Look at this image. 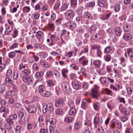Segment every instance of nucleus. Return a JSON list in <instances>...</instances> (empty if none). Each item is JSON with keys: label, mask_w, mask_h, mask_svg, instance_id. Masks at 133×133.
Segmentation results:
<instances>
[{"label": "nucleus", "mask_w": 133, "mask_h": 133, "mask_svg": "<svg viewBox=\"0 0 133 133\" xmlns=\"http://www.w3.org/2000/svg\"><path fill=\"white\" fill-rule=\"evenodd\" d=\"M38 90L40 95L43 96L48 97L51 95V92L46 91L45 90V87L43 85H40L38 87Z\"/></svg>", "instance_id": "f257e3e1"}, {"label": "nucleus", "mask_w": 133, "mask_h": 133, "mask_svg": "<svg viewBox=\"0 0 133 133\" xmlns=\"http://www.w3.org/2000/svg\"><path fill=\"white\" fill-rule=\"evenodd\" d=\"M16 90V86L15 85H12V89L6 93L5 97L6 98H8L13 96L15 95Z\"/></svg>", "instance_id": "f03ea898"}, {"label": "nucleus", "mask_w": 133, "mask_h": 133, "mask_svg": "<svg viewBox=\"0 0 133 133\" xmlns=\"http://www.w3.org/2000/svg\"><path fill=\"white\" fill-rule=\"evenodd\" d=\"M62 86L64 91L66 93H69L71 90L69 85L64 82L62 84Z\"/></svg>", "instance_id": "7ed1b4c3"}, {"label": "nucleus", "mask_w": 133, "mask_h": 133, "mask_svg": "<svg viewBox=\"0 0 133 133\" xmlns=\"http://www.w3.org/2000/svg\"><path fill=\"white\" fill-rule=\"evenodd\" d=\"M26 110L28 113L34 114L36 112L37 108L35 106L30 105L26 108Z\"/></svg>", "instance_id": "20e7f679"}, {"label": "nucleus", "mask_w": 133, "mask_h": 133, "mask_svg": "<svg viewBox=\"0 0 133 133\" xmlns=\"http://www.w3.org/2000/svg\"><path fill=\"white\" fill-rule=\"evenodd\" d=\"M23 81L25 83H28L29 84L31 85L33 84L34 81V78L32 77H24L23 79Z\"/></svg>", "instance_id": "39448f33"}, {"label": "nucleus", "mask_w": 133, "mask_h": 133, "mask_svg": "<svg viewBox=\"0 0 133 133\" xmlns=\"http://www.w3.org/2000/svg\"><path fill=\"white\" fill-rule=\"evenodd\" d=\"M115 125L118 129H119L121 128L122 126V123L120 121H116L114 119L112 121V128H114Z\"/></svg>", "instance_id": "423d86ee"}, {"label": "nucleus", "mask_w": 133, "mask_h": 133, "mask_svg": "<svg viewBox=\"0 0 133 133\" xmlns=\"http://www.w3.org/2000/svg\"><path fill=\"white\" fill-rule=\"evenodd\" d=\"M64 99L62 98H58L57 100L55 102V107H60L63 106L64 104Z\"/></svg>", "instance_id": "0eeeda50"}, {"label": "nucleus", "mask_w": 133, "mask_h": 133, "mask_svg": "<svg viewBox=\"0 0 133 133\" xmlns=\"http://www.w3.org/2000/svg\"><path fill=\"white\" fill-rule=\"evenodd\" d=\"M103 122L102 118L97 117H95L94 120V123L95 125H99L102 124Z\"/></svg>", "instance_id": "6e6552de"}, {"label": "nucleus", "mask_w": 133, "mask_h": 133, "mask_svg": "<svg viewBox=\"0 0 133 133\" xmlns=\"http://www.w3.org/2000/svg\"><path fill=\"white\" fill-rule=\"evenodd\" d=\"M123 38L126 41L131 39L133 38V32H130L129 33L125 34L123 36Z\"/></svg>", "instance_id": "1a4fd4ad"}, {"label": "nucleus", "mask_w": 133, "mask_h": 133, "mask_svg": "<svg viewBox=\"0 0 133 133\" xmlns=\"http://www.w3.org/2000/svg\"><path fill=\"white\" fill-rule=\"evenodd\" d=\"M66 26L69 29L71 30L74 29L76 27L75 24L72 22H68L66 24Z\"/></svg>", "instance_id": "9d476101"}, {"label": "nucleus", "mask_w": 133, "mask_h": 133, "mask_svg": "<svg viewBox=\"0 0 133 133\" xmlns=\"http://www.w3.org/2000/svg\"><path fill=\"white\" fill-rule=\"evenodd\" d=\"M127 52L131 61L133 62V50L131 48L127 49Z\"/></svg>", "instance_id": "9b49d317"}, {"label": "nucleus", "mask_w": 133, "mask_h": 133, "mask_svg": "<svg viewBox=\"0 0 133 133\" xmlns=\"http://www.w3.org/2000/svg\"><path fill=\"white\" fill-rule=\"evenodd\" d=\"M30 71L29 69H27L23 70L22 71V74L23 75V79L24 78V77H28V75L30 74Z\"/></svg>", "instance_id": "f8f14e48"}, {"label": "nucleus", "mask_w": 133, "mask_h": 133, "mask_svg": "<svg viewBox=\"0 0 133 133\" xmlns=\"http://www.w3.org/2000/svg\"><path fill=\"white\" fill-rule=\"evenodd\" d=\"M29 122V120L28 118L24 117V119H20L18 121L19 123L21 125H25L26 123Z\"/></svg>", "instance_id": "ddd939ff"}, {"label": "nucleus", "mask_w": 133, "mask_h": 133, "mask_svg": "<svg viewBox=\"0 0 133 133\" xmlns=\"http://www.w3.org/2000/svg\"><path fill=\"white\" fill-rule=\"evenodd\" d=\"M100 80L101 82L104 85H108L109 83V82L108 80L107 77H102L100 78Z\"/></svg>", "instance_id": "4468645a"}, {"label": "nucleus", "mask_w": 133, "mask_h": 133, "mask_svg": "<svg viewBox=\"0 0 133 133\" xmlns=\"http://www.w3.org/2000/svg\"><path fill=\"white\" fill-rule=\"evenodd\" d=\"M91 94L92 97L96 99L98 96L97 90L95 88H93L92 90Z\"/></svg>", "instance_id": "2eb2a0df"}, {"label": "nucleus", "mask_w": 133, "mask_h": 133, "mask_svg": "<svg viewBox=\"0 0 133 133\" xmlns=\"http://www.w3.org/2000/svg\"><path fill=\"white\" fill-rule=\"evenodd\" d=\"M87 99H84L82 100L81 105L82 108L84 109L87 110V109L88 106V104L87 103Z\"/></svg>", "instance_id": "dca6fc26"}, {"label": "nucleus", "mask_w": 133, "mask_h": 133, "mask_svg": "<svg viewBox=\"0 0 133 133\" xmlns=\"http://www.w3.org/2000/svg\"><path fill=\"white\" fill-rule=\"evenodd\" d=\"M43 32L40 31H39L37 32L36 36L38 41H39L41 39L43 38Z\"/></svg>", "instance_id": "f3484780"}, {"label": "nucleus", "mask_w": 133, "mask_h": 133, "mask_svg": "<svg viewBox=\"0 0 133 133\" xmlns=\"http://www.w3.org/2000/svg\"><path fill=\"white\" fill-rule=\"evenodd\" d=\"M93 64L96 67H100L101 64V61L99 60H95L93 61Z\"/></svg>", "instance_id": "a211bd4d"}, {"label": "nucleus", "mask_w": 133, "mask_h": 133, "mask_svg": "<svg viewBox=\"0 0 133 133\" xmlns=\"http://www.w3.org/2000/svg\"><path fill=\"white\" fill-rule=\"evenodd\" d=\"M123 27L124 32L129 31L131 29L130 25L128 24L124 25Z\"/></svg>", "instance_id": "6ab92c4d"}, {"label": "nucleus", "mask_w": 133, "mask_h": 133, "mask_svg": "<svg viewBox=\"0 0 133 133\" xmlns=\"http://www.w3.org/2000/svg\"><path fill=\"white\" fill-rule=\"evenodd\" d=\"M69 5V4L64 3L62 4L61 7L60 8L61 11H64L66 10Z\"/></svg>", "instance_id": "aec40b11"}, {"label": "nucleus", "mask_w": 133, "mask_h": 133, "mask_svg": "<svg viewBox=\"0 0 133 133\" xmlns=\"http://www.w3.org/2000/svg\"><path fill=\"white\" fill-rule=\"evenodd\" d=\"M112 47L111 46H108L106 47L104 50V53L105 54H108L112 51Z\"/></svg>", "instance_id": "412c9836"}, {"label": "nucleus", "mask_w": 133, "mask_h": 133, "mask_svg": "<svg viewBox=\"0 0 133 133\" xmlns=\"http://www.w3.org/2000/svg\"><path fill=\"white\" fill-rule=\"evenodd\" d=\"M48 107V110L50 112H52L54 111V107L53 104L52 103H49L47 104Z\"/></svg>", "instance_id": "4be33fe9"}, {"label": "nucleus", "mask_w": 133, "mask_h": 133, "mask_svg": "<svg viewBox=\"0 0 133 133\" xmlns=\"http://www.w3.org/2000/svg\"><path fill=\"white\" fill-rule=\"evenodd\" d=\"M115 32L116 35L117 36H119L121 34V30L120 28L117 27L115 29Z\"/></svg>", "instance_id": "5701e85b"}, {"label": "nucleus", "mask_w": 133, "mask_h": 133, "mask_svg": "<svg viewBox=\"0 0 133 133\" xmlns=\"http://www.w3.org/2000/svg\"><path fill=\"white\" fill-rule=\"evenodd\" d=\"M102 37V35L101 34H96L95 35L92 36V38L94 40H99Z\"/></svg>", "instance_id": "b1692460"}, {"label": "nucleus", "mask_w": 133, "mask_h": 133, "mask_svg": "<svg viewBox=\"0 0 133 133\" xmlns=\"http://www.w3.org/2000/svg\"><path fill=\"white\" fill-rule=\"evenodd\" d=\"M73 88L76 90H78L79 89V84L78 82H74L72 83Z\"/></svg>", "instance_id": "393cba45"}, {"label": "nucleus", "mask_w": 133, "mask_h": 133, "mask_svg": "<svg viewBox=\"0 0 133 133\" xmlns=\"http://www.w3.org/2000/svg\"><path fill=\"white\" fill-rule=\"evenodd\" d=\"M68 70L66 69H64L62 70V74L64 78H66L67 77L66 74L68 73Z\"/></svg>", "instance_id": "a878e982"}, {"label": "nucleus", "mask_w": 133, "mask_h": 133, "mask_svg": "<svg viewBox=\"0 0 133 133\" xmlns=\"http://www.w3.org/2000/svg\"><path fill=\"white\" fill-rule=\"evenodd\" d=\"M76 113V111L75 108H72L70 109L69 112V115H75Z\"/></svg>", "instance_id": "bb28decb"}, {"label": "nucleus", "mask_w": 133, "mask_h": 133, "mask_svg": "<svg viewBox=\"0 0 133 133\" xmlns=\"http://www.w3.org/2000/svg\"><path fill=\"white\" fill-rule=\"evenodd\" d=\"M77 0H70V3L71 6L75 8L77 5Z\"/></svg>", "instance_id": "cd10ccee"}, {"label": "nucleus", "mask_w": 133, "mask_h": 133, "mask_svg": "<svg viewBox=\"0 0 133 133\" xmlns=\"http://www.w3.org/2000/svg\"><path fill=\"white\" fill-rule=\"evenodd\" d=\"M81 123L78 121H77L74 124V128L75 129H78L80 128L82 125Z\"/></svg>", "instance_id": "c85d7f7f"}, {"label": "nucleus", "mask_w": 133, "mask_h": 133, "mask_svg": "<svg viewBox=\"0 0 133 133\" xmlns=\"http://www.w3.org/2000/svg\"><path fill=\"white\" fill-rule=\"evenodd\" d=\"M73 120V118L72 117H66L64 119V121L68 123H70Z\"/></svg>", "instance_id": "c756f323"}, {"label": "nucleus", "mask_w": 133, "mask_h": 133, "mask_svg": "<svg viewBox=\"0 0 133 133\" xmlns=\"http://www.w3.org/2000/svg\"><path fill=\"white\" fill-rule=\"evenodd\" d=\"M48 106L47 104H46L45 105H43L42 111L43 113L46 114L48 110Z\"/></svg>", "instance_id": "7c9ffc66"}, {"label": "nucleus", "mask_w": 133, "mask_h": 133, "mask_svg": "<svg viewBox=\"0 0 133 133\" xmlns=\"http://www.w3.org/2000/svg\"><path fill=\"white\" fill-rule=\"evenodd\" d=\"M121 112L122 114H124V115H129V112L127 110L126 108L122 109L121 110Z\"/></svg>", "instance_id": "2f4dec72"}, {"label": "nucleus", "mask_w": 133, "mask_h": 133, "mask_svg": "<svg viewBox=\"0 0 133 133\" xmlns=\"http://www.w3.org/2000/svg\"><path fill=\"white\" fill-rule=\"evenodd\" d=\"M55 112L56 114H62L63 113V111L61 108L58 109L56 110Z\"/></svg>", "instance_id": "473e14b6"}, {"label": "nucleus", "mask_w": 133, "mask_h": 133, "mask_svg": "<svg viewBox=\"0 0 133 133\" xmlns=\"http://www.w3.org/2000/svg\"><path fill=\"white\" fill-rule=\"evenodd\" d=\"M94 109L95 110H97L99 109L100 104L98 103H94L93 105Z\"/></svg>", "instance_id": "72a5a7b5"}, {"label": "nucleus", "mask_w": 133, "mask_h": 133, "mask_svg": "<svg viewBox=\"0 0 133 133\" xmlns=\"http://www.w3.org/2000/svg\"><path fill=\"white\" fill-rule=\"evenodd\" d=\"M6 76L7 77L12 78V74L11 70L9 69L7 71Z\"/></svg>", "instance_id": "f704fd0d"}, {"label": "nucleus", "mask_w": 133, "mask_h": 133, "mask_svg": "<svg viewBox=\"0 0 133 133\" xmlns=\"http://www.w3.org/2000/svg\"><path fill=\"white\" fill-rule=\"evenodd\" d=\"M43 75V73L42 72L39 71L37 72L35 74V76L36 77H41Z\"/></svg>", "instance_id": "c9c22d12"}, {"label": "nucleus", "mask_w": 133, "mask_h": 133, "mask_svg": "<svg viewBox=\"0 0 133 133\" xmlns=\"http://www.w3.org/2000/svg\"><path fill=\"white\" fill-rule=\"evenodd\" d=\"M98 5L101 7H103L106 5L105 2L103 1H99L98 3Z\"/></svg>", "instance_id": "e433bc0d"}, {"label": "nucleus", "mask_w": 133, "mask_h": 133, "mask_svg": "<svg viewBox=\"0 0 133 133\" xmlns=\"http://www.w3.org/2000/svg\"><path fill=\"white\" fill-rule=\"evenodd\" d=\"M13 28L11 26H9L7 29L5 31V34H8L9 33L11 32Z\"/></svg>", "instance_id": "4c0bfd02"}, {"label": "nucleus", "mask_w": 133, "mask_h": 133, "mask_svg": "<svg viewBox=\"0 0 133 133\" xmlns=\"http://www.w3.org/2000/svg\"><path fill=\"white\" fill-rule=\"evenodd\" d=\"M120 7L119 4H116L114 6V9L116 12H118L120 9Z\"/></svg>", "instance_id": "58836bf2"}, {"label": "nucleus", "mask_w": 133, "mask_h": 133, "mask_svg": "<svg viewBox=\"0 0 133 133\" xmlns=\"http://www.w3.org/2000/svg\"><path fill=\"white\" fill-rule=\"evenodd\" d=\"M24 114L23 112H21L20 111L18 112L17 115L18 118L19 119L22 118L24 116Z\"/></svg>", "instance_id": "ea45409f"}, {"label": "nucleus", "mask_w": 133, "mask_h": 133, "mask_svg": "<svg viewBox=\"0 0 133 133\" xmlns=\"http://www.w3.org/2000/svg\"><path fill=\"white\" fill-rule=\"evenodd\" d=\"M74 12L71 10L68 11H67V16L68 17H73L74 16Z\"/></svg>", "instance_id": "a19ab883"}, {"label": "nucleus", "mask_w": 133, "mask_h": 133, "mask_svg": "<svg viewBox=\"0 0 133 133\" xmlns=\"http://www.w3.org/2000/svg\"><path fill=\"white\" fill-rule=\"evenodd\" d=\"M8 56L10 58H12L16 56V54L14 52H11L9 53Z\"/></svg>", "instance_id": "79ce46f5"}, {"label": "nucleus", "mask_w": 133, "mask_h": 133, "mask_svg": "<svg viewBox=\"0 0 133 133\" xmlns=\"http://www.w3.org/2000/svg\"><path fill=\"white\" fill-rule=\"evenodd\" d=\"M18 72L17 70H15L13 75V78L15 79H16L18 77Z\"/></svg>", "instance_id": "37998d69"}, {"label": "nucleus", "mask_w": 133, "mask_h": 133, "mask_svg": "<svg viewBox=\"0 0 133 133\" xmlns=\"http://www.w3.org/2000/svg\"><path fill=\"white\" fill-rule=\"evenodd\" d=\"M96 54L98 57H101L102 53L100 49H98L97 50Z\"/></svg>", "instance_id": "c03bdc74"}, {"label": "nucleus", "mask_w": 133, "mask_h": 133, "mask_svg": "<svg viewBox=\"0 0 133 133\" xmlns=\"http://www.w3.org/2000/svg\"><path fill=\"white\" fill-rule=\"evenodd\" d=\"M87 59V58L85 56H83L79 59V62L81 63L82 62H83Z\"/></svg>", "instance_id": "a18cd8bd"}, {"label": "nucleus", "mask_w": 133, "mask_h": 133, "mask_svg": "<svg viewBox=\"0 0 133 133\" xmlns=\"http://www.w3.org/2000/svg\"><path fill=\"white\" fill-rule=\"evenodd\" d=\"M26 48L28 50H32L34 48V46L32 45V44H30L27 45L26 46Z\"/></svg>", "instance_id": "49530a36"}, {"label": "nucleus", "mask_w": 133, "mask_h": 133, "mask_svg": "<svg viewBox=\"0 0 133 133\" xmlns=\"http://www.w3.org/2000/svg\"><path fill=\"white\" fill-rule=\"evenodd\" d=\"M49 27L50 28V30L53 31L55 29V26L53 24H49L48 25Z\"/></svg>", "instance_id": "de8ad7c7"}, {"label": "nucleus", "mask_w": 133, "mask_h": 133, "mask_svg": "<svg viewBox=\"0 0 133 133\" xmlns=\"http://www.w3.org/2000/svg\"><path fill=\"white\" fill-rule=\"evenodd\" d=\"M41 64L42 66L43 67H45L46 68L49 67L50 65L49 64L47 63H45L44 62H41Z\"/></svg>", "instance_id": "09e8293b"}, {"label": "nucleus", "mask_w": 133, "mask_h": 133, "mask_svg": "<svg viewBox=\"0 0 133 133\" xmlns=\"http://www.w3.org/2000/svg\"><path fill=\"white\" fill-rule=\"evenodd\" d=\"M17 115L16 114H13L12 115L10 116L9 117V118L10 119H11L12 120V121L14 119H16L17 118Z\"/></svg>", "instance_id": "8fccbe9b"}, {"label": "nucleus", "mask_w": 133, "mask_h": 133, "mask_svg": "<svg viewBox=\"0 0 133 133\" xmlns=\"http://www.w3.org/2000/svg\"><path fill=\"white\" fill-rule=\"evenodd\" d=\"M18 43H15L13 44L10 47V49H12L15 48H17L18 46Z\"/></svg>", "instance_id": "3c124183"}, {"label": "nucleus", "mask_w": 133, "mask_h": 133, "mask_svg": "<svg viewBox=\"0 0 133 133\" xmlns=\"http://www.w3.org/2000/svg\"><path fill=\"white\" fill-rule=\"evenodd\" d=\"M70 78L71 79H75L76 77V75L74 73H71L69 75Z\"/></svg>", "instance_id": "603ef678"}, {"label": "nucleus", "mask_w": 133, "mask_h": 133, "mask_svg": "<svg viewBox=\"0 0 133 133\" xmlns=\"http://www.w3.org/2000/svg\"><path fill=\"white\" fill-rule=\"evenodd\" d=\"M6 121L7 123L10 125H11V124H12L14 122V121L12 120L9 117L6 119Z\"/></svg>", "instance_id": "864d4df0"}, {"label": "nucleus", "mask_w": 133, "mask_h": 133, "mask_svg": "<svg viewBox=\"0 0 133 133\" xmlns=\"http://www.w3.org/2000/svg\"><path fill=\"white\" fill-rule=\"evenodd\" d=\"M71 68L75 70H77L78 68L75 64H72L70 65Z\"/></svg>", "instance_id": "5fc2aeb1"}, {"label": "nucleus", "mask_w": 133, "mask_h": 133, "mask_svg": "<svg viewBox=\"0 0 133 133\" xmlns=\"http://www.w3.org/2000/svg\"><path fill=\"white\" fill-rule=\"evenodd\" d=\"M48 132V129L44 128H42L40 130V132L41 133H47Z\"/></svg>", "instance_id": "6e6d98bb"}, {"label": "nucleus", "mask_w": 133, "mask_h": 133, "mask_svg": "<svg viewBox=\"0 0 133 133\" xmlns=\"http://www.w3.org/2000/svg\"><path fill=\"white\" fill-rule=\"evenodd\" d=\"M48 85L50 87H52L54 85V84L52 80L49 81L48 82Z\"/></svg>", "instance_id": "4d7b16f0"}, {"label": "nucleus", "mask_w": 133, "mask_h": 133, "mask_svg": "<svg viewBox=\"0 0 133 133\" xmlns=\"http://www.w3.org/2000/svg\"><path fill=\"white\" fill-rule=\"evenodd\" d=\"M23 11L28 12L30 11V8L29 6H25L23 7Z\"/></svg>", "instance_id": "13d9d810"}, {"label": "nucleus", "mask_w": 133, "mask_h": 133, "mask_svg": "<svg viewBox=\"0 0 133 133\" xmlns=\"http://www.w3.org/2000/svg\"><path fill=\"white\" fill-rule=\"evenodd\" d=\"M69 106L71 108H74L75 105L73 101H71L69 104Z\"/></svg>", "instance_id": "bf43d9fd"}, {"label": "nucleus", "mask_w": 133, "mask_h": 133, "mask_svg": "<svg viewBox=\"0 0 133 133\" xmlns=\"http://www.w3.org/2000/svg\"><path fill=\"white\" fill-rule=\"evenodd\" d=\"M60 5V3L59 2H57L55 4L54 6V9L55 10H57L58 9Z\"/></svg>", "instance_id": "052dcab7"}, {"label": "nucleus", "mask_w": 133, "mask_h": 133, "mask_svg": "<svg viewBox=\"0 0 133 133\" xmlns=\"http://www.w3.org/2000/svg\"><path fill=\"white\" fill-rule=\"evenodd\" d=\"M100 46L96 44L92 46L91 47V49L92 50L97 49V50L98 49H99Z\"/></svg>", "instance_id": "680f3d73"}, {"label": "nucleus", "mask_w": 133, "mask_h": 133, "mask_svg": "<svg viewBox=\"0 0 133 133\" xmlns=\"http://www.w3.org/2000/svg\"><path fill=\"white\" fill-rule=\"evenodd\" d=\"M105 91H106V94L112 96V93L111 91L110 90L108 89H105Z\"/></svg>", "instance_id": "e2e57ef3"}, {"label": "nucleus", "mask_w": 133, "mask_h": 133, "mask_svg": "<svg viewBox=\"0 0 133 133\" xmlns=\"http://www.w3.org/2000/svg\"><path fill=\"white\" fill-rule=\"evenodd\" d=\"M5 87L4 85L1 84V91L2 93L5 90Z\"/></svg>", "instance_id": "0e129e2a"}, {"label": "nucleus", "mask_w": 133, "mask_h": 133, "mask_svg": "<svg viewBox=\"0 0 133 133\" xmlns=\"http://www.w3.org/2000/svg\"><path fill=\"white\" fill-rule=\"evenodd\" d=\"M111 56L110 55H107L106 56L105 60L107 62H109L111 60Z\"/></svg>", "instance_id": "69168bd1"}, {"label": "nucleus", "mask_w": 133, "mask_h": 133, "mask_svg": "<svg viewBox=\"0 0 133 133\" xmlns=\"http://www.w3.org/2000/svg\"><path fill=\"white\" fill-rule=\"evenodd\" d=\"M125 133H133L132 129L131 128L127 129Z\"/></svg>", "instance_id": "338daca9"}, {"label": "nucleus", "mask_w": 133, "mask_h": 133, "mask_svg": "<svg viewBox=\"0 0 133 133\" xmlns=\"http://www.w3.org/2000/svg\"><path fill=\"white\" fill-rule=\"evenodd\" d=\"M49 130L50 133H54L55 129L54 127L51 126H49Z\"/></svg>", "instance_id": "774afa93"}]
</instances>
